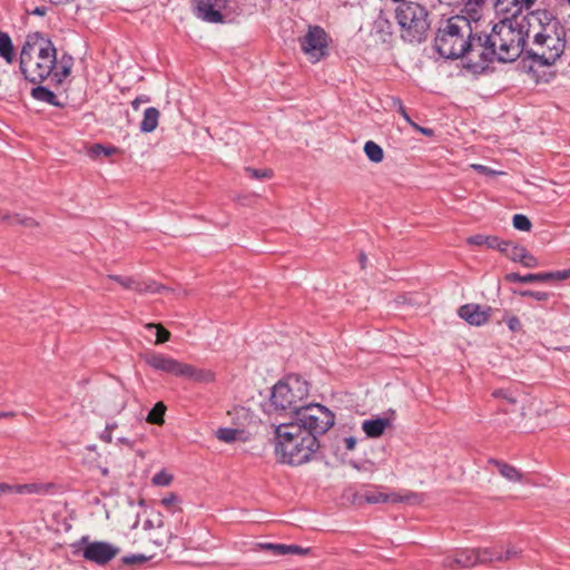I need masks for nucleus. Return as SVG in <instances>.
<instances>
[{
  "mask_svg": "<svg viewBox=\"0 0 570 570\" xmlns=\"http://www.w3.org/2000/svg\"><path fill=\"white\" fill-rule=\"evenodd\" d=\"M399 2L394 13L400 27L401 38L410 43H421L426 39L430 29L429 12L419 2L410 0H392Z\"/></svg>",
  "mask_w": 570,
  "mask_h": 570,
  "instance_id": "nucleus-7",
  "label": "nucleus"
},
{
  "mask_svg": "<svg viewBox=\"0 0 570 570\" xmlns=\"http://www.w3.org/2000/svg\"><path fill=\"white\" fill-rule=\"evenodd\" d=\"M301 49L312 62H317L327 53V35L318 26L309 27L307 33L299 39Z\"/></svg>",
  "mask_w": 570,
  "mask_h": 570,
  "instance_id": "nucleus-8",
  "label": "nucleus"
},
{
  "mask_svg": "<svg viewBox=\"0 0 570 570\" xmlns=\"http://www.w3.org/2000/svg\"><path fill=\"white\" fill-rule=\"evenodd\" d=\"M520 264H522V266L528 267V268H534V267L539 266V261L537 259V257H534L532 254H530L527 250V253L523 255Z\"/></svg>",
  "mask_w": 570,
  "mask_h": 570,
  "instance_id": "nucleus-43",
  "label": "nucleus"
},
{
  "mask_svg": "<svg viewBox=\"0 0 570 570\" xmlns=\"http://www.w3.org/2000/svg\"><path fill=\"white\" fill-rule=\"evenodd\" d=\"M31 97L38 101L47 102L55 107H63V102L58 100L55 92L45 86L38 85L37 87L32 88Z\"/></svg>",
  "mask_w": 570,
  "mask_h": 570,
  "instance_id": "nucleus-21",
  "label": "nucleus"
},
{
  "mask_svg": "<svg viewBox=\"0 0 570 570\" xmlns=\"http://www.w3.org/2000/svg\"><path fill=\"white\" fill-rule=\"evenodd\" d=\"M245 171L248 174L250 178L254 179H265L272 177V170L269 169H256L252 167H246Z\"/></svg>",
  "mask_w": 570,
  "mask_h": 570,
  "instance_id": "nucleus-38",
  "label": "nucleus"
},
{
  "mask_svg": "<svg viewBox=\"0 0 570 570\" xmlns=\"http://www.w3.org/2000/svg\"><path fill=\"white\" fill-rule=\"evenodd\" d=\"M472 168L479 171L480 174L487 175V176H494L498 174H501L500 171H497L494 169H491L487 166L480 165V164H473Z\"/></svg>",
  "mask_w": 570,
  "mask_h": 570,
  "instance_id": "nucleus-45",
  "label": "nucleus"
},
{
  "mask_svg": "<svg viewBox=\"0 0 570 570\" xmlns=\"http://www.w3.org/2000/svg\"><path fill=\"white\" fill-rule=\"evenodd\" d=\"M100 439L106 443H110L112 441V433L105 429L100 434Z\"/></svg>",
  "mask_w": 570,
  "mask_h": 570,
  "instance_id": "nucleus-54",
  "label": "nucleus"
},
{
  "mask_svg": "<svg viewBox=\"0 0 570 570\" xmlns=\"http://www.w3.org/2000/svg\"><path fill=\"white\" fill-rule=\"evenodd\" d=\"M365 262H366V256L364 253H361L360 254V263H361V267L364 268L365 266Z\"/></svg>",
  "mask_w": 570,
  "mask_h": 570,
  "instance_id": "nucleus-56",
  "label": "nucleus"
},
{
  "mask_svg": "<svg viewBox=\"0 0 570 570\" xmlns=\"http://www.w3.org/2000/svg\"><path fill=\"white\" fill-rule=\"evenodd\" d=\"M147 365L156 371L177 376L180 362L160 353H148L144 356Z\"/></svg>",
  "mask_w": 570,
  "mask_h": 570,
  "instance_id": "nucleus-14",
  "label": "nucleus"
},
{
  "mask_svg": "<svg viewBox=\"0 0 570 570\" xmlns=\"http://www.w3.org/2000/svg\"><path fill=\"white\" fill-rule=\"evenodd\" d=\"M195 3V14L197 18L209 23H220L224 17L220 9L226 0H193Z\"/></svg>",
  "mask_w": 570,
  "mask_h": 570,
  "instance_id": "nucleus-11",
  "label": "nucleus"
},
{
  "mask_svg": "<svg viewBox=\"0 0 570 570\" xmlns=\"http://www.w3.org/2000/svg\"><path fill=\"white\" fill-rule=\"evenodd\" d=\"M535 3V0H493V6L497 11L511 13L512 17H518L523 9H530Z\"/></svg>",
  "mask_w": 570,
  "mask_h": 570,
  "instance_id": "nucleus-16",
  "label": "nucleus"
},
{
  "mask_svg": "<svg viewBox=\"0 0 570 570\" xmlns=\"http://www.w3.org/2000/svg\"><path fill=\"white\" fill-rule=\"evenodd\" d=\"M117 442L119 444H124V445H127V446H130V448L134 445V443L129 439H127V438H119L117 440Z\"/></svg>",
  "mask_w": 570,
  "mask_h": 570,
  "instance_id": "nucleus-55",
  "label": "nucleus"
},
{
  "mask_svg": "<svg viewBox=\"0 0 570 570\" xmlns=\"http://www.w3.org/2000/svg\"><path fill=\"white\" fill-rule=\"evenodd\" d=\"M374 33L377 35L382 42H390L393 37V24L382 13L375 19L373 26Z\"/></svg>",
  "mask_w": 570,
  "mask_h": 570,
  "instance_id": "nucleus-19",
  "label": "nucleus"
},
{
  "mask_svg": "<svg viewBox=\"0 0 570 570\" xmlns=\"http://www.w3.org/2000/svg\"><path fill=\"white\" fill-rule=\"evenodd\" d=\"M505 281L509 283H534V282H548L547 273L538 274H525L520 275L518 273H509L505 275Z\"/></svg>",
  "mask_w": 570,
  "mask_h": 570,
  "instance_id": "nucleus-24",
  "label": "nucleus"
},
{
  "mask_svg": "<svg viewBox=\"0 0 570 570\" xmlns=\"http://www.w3.org/2000/svg\"><path fill=\"white\" fill-rule=\"evenodd\" d=\"M7 218H9V215L2 214V212H0V219H7Z\"/></svg>",
  "mask_w": 570,
  "mask_h": 570,
  "instance_id": "nucleus-59",
  "label": "nucleus"
},
{
  "mask_svg": "<svg viewBox=\"0 0 570 570\" xmlns=\"http://www.w3.org/2000/svg\"><path fill=\"white\" fill-rule=\"evenodd\" d=\"M171 481L173 475L167 473L165 470L159 471L151 479L153 484L158 487H167L171 483Z\"/></svg>",
  "mask_w": 570,
  "mask_h": 570,
  "instance_id": "nucleus-36",
  "label": "nucleus"
},
{
  "mask_svg": "<svg viewBox=\"0 0 570 570\" xmlns=\"http://www.w3.org/2000/svg\"><path fill=\"white\" fill-rule=\"evenodd\" d=\"M481 41L479 33H473L472 22L464 16H453L438 29L434 48L445 59L465 57L469 65L479 68L476 43Z\"/></svg>",
  "mask_w": 570,
  "mask_h": 570,
  "instance_id": "nucleus-5",
  "label": "nucleus"
},
{
  "mask_svg": "<svg viewBox=\"0 0 570 570\" xmlns=\"http://www.w3.org/2000/svg\"><path fill=\"white\" fill-rule=\"evenodd\" d=\"M117 428V424L116 423H111V424H107L106 425V430L111 432Z\"/></svg>",
  "mask_w": 570,
  "mask_h": 570,
  "instance_id": "nucleus-57",
  "label": "nucleus"
},
{
  "mask_svg": "<svg viewBox=\"0 0 570 570\" xmlns=\"http://www.w3.org/2000/svg\"><path fill=\"white\" fill-rule=\"evenodd\" d=\"M150 101V98L149 96L147 95H140L138 97H136L132 101H131V107L134 110H138L140 105L141 104H147Z\"/></svg>",
  "mask_w": 570,
  "mask_h": 570,
  "instance_id": "nucleus-47",
  "label": "nucleus"
},
{
  "mask_svg": "<svg viewBox=\"0 0 570 570\" xmlns=\"http://www.w3.org/2000/svg\"><path fill=\"white\" fill-rule=\"evenodd\" d=\"M518 554V550H515L514 548H508L504 552H502V562L517 558Z\"/></svg>",
  "mask_w": 570,
  "mask_h": 570,
  "instance_id": "nucleus-49",
  "label": "nucleus"
},
{
  "mask_svg": "<svg viewBox=\"0 0 570 570\" xmlns=\"http://www.w3.org/2000/svg\"><path fill=\"white\" fill-rule=\"evenodd\" d=\"M470 2H474L475 4L480 6L485 2V0H470Z\"/></svg>",
  "mask_w": 570,
  "mask_h": 570,
  "instance_id": "nucleus-58",
  "label": "nucleus"
},
{
  "mask_svg": "<svg viewBox=\"0 0 570 570\" xmlns=\"http://www.w3.org/2000/svg\"><path fill=\"white\" fill-rule=\"evenodd\" d=\"M498 244L499 246H495L494 248L498 249L499 252L508 255L509 253V249L511 248V246L513 245L512 243L510 242H507V240H501L499 237H498Z\"/></svg>",
  "mask_w": 570,
  "mask_h": 570,
  "instance_id": "nucleus-48",
  "label": "nucleus"
},
{
  "mask_svg": "<svg viewBox=\"0 0 570 570\" xmlns=\"http://www.w3.org/2000/svg\"><path fill=\"white\" fill-rule=\"evenodd\" d=\"M547 276H548V282L549 281H564L570 277V269L547 272Z\"/></svg>",
  "mask_w": 570,
  "mask_h": 570,
  "instance_id": "nucleus-42",
  "label": "nucleus"
},
{
  "mask_svg": "<svg viewBox=\"0 0 570 570\" xmlns=\"http://www.w3.org/2000/svg\"><path fill=\"white\" fill-rule=\"evenodd\" d=\"M85 544L82 557L97 564H106L119 552V549L105 541L89 542L87 537L81 538L77 546Z\"/></svg>",
  "mask_w": 570,
  "mask_h": 570,
  "instance_id": "nucleus-9",
  "label": "nucleus"
},
{
  "mask_svg": "<svg viewBox=\"0 0 570 570\" xmlns=\"http://www.w3.org/2000/svg\"><path fill=\"white\" fill-rule=\"evenodd\" d=\"M6 220H8L10 224H20L26 227L37 226V222L33 218L20 217L19 215H14L13 217L9 216V218H7Z\"/></svg>",
  "mask_w": 570,
  "mask_h": 570,
  "instance_id": "nucleus-41",
  "label": "nucleus"
},
{
  "mask_svg": "<svg viewBox=\"0 0 570 570\" xmlns=\"http://www.w3.org/2000/svg\"><path fill=\"white\" fill-rule=\"evenodd\" d=\"M117 151V148L115 147H105L101 144H95L89 147L88 154L91 158H98L101 155L104 156H111Z\"/></svg>",
  "mask_w": 570,
  "mask_h": 570,
  "instance_id": "nucleus-31",
  "label": "nucleus"
},
{
  "mask_svg": "<svg viewBox=\"0 0 570 570\" xmlns=\"http://www.w3.org/2000/svg\"><path fill=\"white\" fill-rule=\"evenodd\" d=\"M335 415L323 405H313L298 414L297 421L273 422L275 450L282 462L301 465L313 459L320 449L317 436L326 433Z\"/></svg>",
  "mask_w": 570,
  "mask_h": 570,
  "instance_id": "nucleus-1",
  "label": "nucleus"
},
{
  "mask_svg": "<svg viewBox=\"0 0 570 570\" xmlns=\"http://www.w3.org/2000/svg\"><path fill=\"white\" fill-rule=\"evenodd\" d=\"M45 489V485L39 483H26V484H9L0 483V498L7 494H32L40 493Z\"/></svg>",
  "mask_w": 570,
  "mask_h": 570,
  "instance_id": "nucleus-17",
  "label": "nucleus"
},
{
  "mask_svg": "<svg viewBox=\"0 0 570 570\" xmlns=\"http://www.w3.org/2000/svg\"><path fill=\"white\" fill-rule=\"evenodd\" d=\"M395 105H397V108H399V112L401 114V116L409 122V124H413V121L411 120L410 116L407 115L406 110H405V107L403 106L402 101L400 99L395 100L394 101Z\"/></svg>",
  "mask_w": 570,
  "mask_h": 570,
  "instance_id": "nucleus-50",
  "label": "nucleus"
},
{
  "mask_svg": "<svg viewBox=\"0 0 570 570\" xmlns=\"http://www.w3.org/2000/svg\"><path fill=\"white\" fill-rule=\"evenodd\" d=\"M525 36L531 40L525 55L533 66H552L566 48V30L560 20L547 10L525 14Z\"/></svg>",
  "mask_w": 570,
  "mask_h": 570,
  "instance_id": "nucleus-3",
  "label": "nucleus"
},
{
  "mask_svg": "<svg viewBox=\"0 0 570 570\" xmlns=\"http://www.w3.org/2000/svg\"><path fill=\"white\" fill-rule=\"evenodd\" d=\"M48 11V8L46 6L36 7L32 11L33 14L43 17Z\"/></svg>",
  "mask_w": 570,
  "mask_h": 570,
  "instance_id": "nucleus-53",
  "label": "nucleus"
},
{
  "mask_svg": "<svg viewBox=\"0 0 570 570\" xmlns=\"http://www.w3.org/2000/svg\"><path fill=\"white\" fill-rule=\"evenodd\" d=\"M344 442H345V446L347 450H350V451L354 450V448L356 445L355 438H353V436L345 438Z\"/></svg>",
  "mask_w": 570,
  "mask_h": 570,
  "instance_id": "nucleus-52",
  "label": "nucleus"
},
{
  "mask_svg": "<svg viewBox=\"0 0 570 570\" xmlns=\"http://www.w3.org/2000/svg\"><path fill=\"white\" fill-rule=\"evenodd\" d=\"M364 500L367 503L375 504V503H397V502H406V503H419L421 501L420 494L411 491L404 492V494H400L396 492H382L380 490H368L365 491L363 494Z\"/></svg>",
  "mask_w": 570,
  "mask_h": 570,
  "instance_id": "nucleus-10",
  "label": "nucleus"
},
{
  "mask_svg": "<svg viewBox=\"0 0 570 570\" xmlns=\"http://www.w3.org/2000/svg\"><path fill=\"white\" fill-rule=\"evenodd\" d=\"M494 396H500L501 395V391L500 392H494L493 394Z\"/></svg>",
  "mask_w": 570,
  "mask_h": 570,
  "instance_id": "nucleus-62",
  "label": "nucleus"
},
{
  "mask_svg": "<svg viewBox=\"0 0 570 570\" xmlns=\"http://www.w3.org/2000/svg\"><path fill=\"white\" fill-rule=\"evenodd\" d=\"M513 227L518 230L522 232H529L531 229V222L530 219L522 214H515L512 219Z\"/></svg>",
  "mask_w": 570,
  "mask_h": 570,
  "instance_id": "nucleus-35",
  "label": "nucleus"
},
{
  "mask_svg": "<svg viewBox=\"0 0 570 570\" xmlns=\"http://www.w3.org/2000/svg\"><path fill=\"white\" fill-rule=\"evenodd\" d=\"M489 463L493 464L498 468L499 473L507 480L511 482H520L522 480V474L519 470H517L513 465H510L505 462L491 459Z\"/></svg>",
  "mask_w": 570,
  "mask_h": 570,
  "instance_id": "nucleus-22",
  "label": "nucleus"
},
{
  "mask_svg": "<svg viewBox=\"0 0 570 570\" xmlns=\"http://www.w3.org/2000/svg\"><path fill=\"white\" fill-rule=\"evenodd\" d=\"M160 503L167 509V511L175 513L176 511H180V508L177 507L180 503L179 497L171 492L168 495L164 497Z\"/></svg>",
  "mask_w": 570,
  "mask_h": 570,
  "instance_id": "nucleus-34",
  "label": "nucleus"
},
{
  "mask_svg": "<svg viewBox=\"0 0 570 570\" xmlns=\"http://www.w3.org/2000/svg\"><path fill=\"white\" fill-rule=\"evenodd\" d=\"M519 295L522 297H532V298H534L537 301H541V302L548 301L550 297V294L547 292L530 291V289L520 291Z\"/></svg>",
  "mask_w": 570,
  "mask_h": 570,
  "instance_id": "nucleus-39",
  "label": "nucleus"
},
{
  "mask_svg": "<svg viewBox=\"0 0 570 570\" xmlns=\"http://www.w3.org/2000/svg\"><path fill=\"white\" fill-rule=\"evenodd\" d=\"M308 385L298 376L292 375L276 383L271 392L269 401L265 404L264 412L268 416H289L291 421H297L298 414L317 403L306 404Z\"/></svg>",
  "mask_w": 570,
  "mask_h": 570,
  "instance_id": "nucleus-6",
  "label": "nucleus"
},
{
  "mask_svg": "<svg viewBox=\"0 0 570 570\" xmlns=\"http://www.w3.org/2000/svg\"><path fill=\"white\" fill-rule=\"evenodd\" d=\"M160 112L155 107H148L144 111L142 120L140 121L139 129L144 134L153 132L159 122Z\"/></svg>",
  "mask_w": 570,
  "mask_h": 570,
  "instance_id": "nucleus-20",
  "label": "nucleus"
},
{
  "mask_svg": "<svg viewBox=\"0 0 570 570\" xmlns=\"http://www.w3.org/2000/svg\"><path fill=\"white\" fill-rule=\"evenodd\" d=\"M266 550H271L276 556L284 554H305L307 549H304L296 544H282V543H265L262 546Z\"/></svg>",
  "mask_w": 570,
  "mask_h": 570,
  "instance_id": "nucleus-23",
  "label": "nucleus"
},
{
  "mask_svg": "<svg viewBox=\"0 0 570 570\" xmlns=\"http://www.w3.org/2000/svg\"><path fill=\"white\" fill-rule=\"evenodd\" d=\"M525 16L505 18L492 27L490 33H480L475 46L479 68L489 62H512L525 52Z\"/></svg>",
  "mask_w": 570,
  "mask_h": 570,
  "instance_id": "nucleus-4",
  "label": "nucleus"
},
{
  "mask_svg": "<svg viewBox=\"0 0 570 570\" xmlns=\"http://www.w3.org/2000/svg\"><path fill=\"white\" fill-rule=\"evenodd\" d=\"M390 425V419L376 417L372 420H365L362 423V430L368 438H379L384 433L385 429Z\"/></svg>",
  "mask_w": 570,
  "mask_h": 570,
  "instance_id": "nucleus-18",
  "label": "nucleus"
},
{
  "mask_svg": "<svg viewBox=\"0 0 570 570\" xmlns=\"http://www.w3.org/2000/svg\"><path fill=\"white\" fill-rule=\"evenodd\" d=\"M108 278L119 283L126 289H134L139 293H161L168 291L164 285H159L151 279L140 281L134 277H122L119 275H109Z\"/></svg>",
  "mask_w": 570,
  "mask_h": 570,
  "instance_id": "nucleus-12",
  "label": "nucleus"
},
{
  "mask_svg": "<svg viewBox=\"0 0 570 570\" xmlns=\"http://www.w3.org/2000/svg\"><path fill=\"white\" fill-rule=\"evenodd\" d=\"M466 242L470 245H474V246H483L484 245L488 248H493V249L495 246H499L497 236H490V235H483V234L472 235L466 239Z\"/></svg>",
  "mask_w": 570,
  "mask_h": 570,
  "instance_id": "nucleus-27",
  "label": "nucleus"
},
{
  "mask_svg": "<svg viewBox=\"0 0 570 570\" xmlns=\"http://www.w3.org/2000/svg\"><path fill=\"white\" fill-rule=\"evenodd\" d=\"M147 560L148 559L144 554H131V556L124 557L122 562L126 564H136V563H142Z\"/></svg>",
  "mask_w": 570,
  "mask_h": 570,
  "instance_id": "nucleus-44",
  "label": "nucleus"
},
{
  "mask_svg": "<svg viewBox=\"0 0 570 570\" xmlns=\"http://www.w3.org/2000/svg\"><path fill=\"white\" fill-rule=\"evenodd\" d=\"M242 434L240 430L232 429V428H220L216 431V436L219 441L225 443H232L238 439Z\"/></svg>",
  "mask_w": 570,
  "mask_h": 570,
  "instance_id": "nucleus-30",
  "label": "nucleus"
},
{
  "mask_svg": "<svg viewBox=\"0 0 570 570\" xmlns=\"http://www.w3.org/2000/svg\"><path fill=\"white\" fill-rule=\"evenodd\" d=\"M476 549H459L452 554L446 556L442 564L445 568H471L479 564Z\"/></svg>",
  "mask_w": 570,
  "mask_h": 570,
  "instance_id": "nucleus-13",
  "label": "nucleus"
},
{
  "mask_svg": "<svg viewBox=\"0 0 570 570\" xmlns=\"http://www.w3.org/2000/svg\"><path fill=\"white\" fill-rule=\"evenodd\" d=\"M147 330H156V344H163L170 338V332L167 331L161 324L148 323L145 325Z\"/></svg>",
  "mask_w": 570,
  "mask_h": 570,
  "instance_id": "nucleus-32",
  "label": "nucleus"
},
{
  "mask_svg": "<svg viewBox=\"0 0 570 570\" xmlns=\"http://www.w3.org/2000/svg\"><path fill=\"white\" fill-rule=\"evenodd\" d=\"M412 126L417 130L420 131L421 134L428 136V137H432L434 135V130L431 129V128H425V127H421L416 124H412Z\"/></svg>",
  "mask_w": 570,
  "mask_h": 570,
  "instance_id": "nucleus-51",
  "label": "nucleus"
},
{
  "mask_svg": "<svg viewBox=\"0 0 570 570\" xmlns=\"http://www.w3.org/2000/svg\"><path fill=\"white\" fill-rule=\"evenodd\" d=\"M215 380V373L205 367H196L194 381L195 383H210Z\"/></svg>",
  "mask_w": 570,
  "mask_h": 570,
  "instance_id": "nucleus-33",
  "label": "nucleus"
},
{
  "mask_svg": "<svg viewBox=\"0 0 570 570\" xmlns=\"http://www.w3.org/2000/svg\"><path fill=\"white\" fill-rule=\"evenodd\" d=\"M479 564L490 562H502V551L494 548L476 549Z\"/></svg>",
  "mask_w": 570,
  "mask_h": 570,
  "instance_id": "nucleus-26",
  "label": "nucleus"
},
{
  "mask_svg": "<svg viewBox=\"0 0 570 570\" xmlns=\"http://www.w3.org/2000/svg\"><path fill=\"white\" fill-rule=\"evenodd\" d=\"M364 153L366 157L373 163H381L384 158V151L380 145L368 140L364 145Z\"/></svg>",
  "mask_w": 570,
  "mask_h": 570,
  "instance_id": "nucleus-28",
  "label": "nucleus"
},
{
  "mask_svg": "<svg viewBox=\"0 0 570 570\" xmlns=\"http://www.w3.org/2000/svg\"><path fill=\"white\" fill-rule=\"evenodd\" d=\"M0 57H2L6 62L12 63L14 60V50L12 40L7 32L0 30Z\"/></svg>",
  "mask_w": 570,
  "mask_h": 570,
  "instance_id": "nucleus-25",
  "label": "nucleus"
},
{
  "mask_svg": "<svg viewBox=\"0 0 570 570\" xmlns=\"http://www.w3.org/2000/svg\"><path fill=\"white\" fill-rule=\"evenodd\" d=\"M507 325L512 332H518L521 330V322L517 316L508 317Z\"/></svg>",
  "mask_w": 570,
  "mask_h": 570,
  "instance_id": "nucleus-46",
  "label": "nucleus"
},
{
  "mask_svg": "<svg viewBox=\"0 0 570 570\" xmlns=\"http://www.w3.org/2000/svg\"><path fill=\"white\" fill-rule=\"evenodd\" d=\"M165 411H166V406L163 402L156 403L155 406L148 413L147 421L149 423L157 424V425L163 424Z\"/></svg>",
  "mask_w": 570,
  "mask_h": 570,
  "instance_id": "nucleus-29",
  "label": "nucleus"
},
{
  "mask_svg": "<svg viewBox=\"0 0 570 570\" xmlns=\"http://www.w3.org/2000/svg\"><path fill=\"white\" fill-rule=\"evenodd\" d=\"M527 253V249L522 246H518V245H512L511 248L509 249V253H508V257L513 261V262H518L520 263L523 255Z\"/></svg>",
  "mask_w": 570,
  "mask_h": 570,
  "instance_id": "nucleus-40",
  "label": "nucleus"
},
{
  "mask_svg": "<svg viewBox=\"0 0 570 570\" xmlns=\"http://www.w3.org/2000/svg\"><path fill=\"white\" fill-rule=\"evenodd\" d=\"M7 415H8L7 413H2V412H0V419H1V417H4V416H7Z\"/></svg>",
  "mask_w": 570,
  "mask_h": 570,
  "instance_id": "nucleus-61",
  "label": "nucleus"
},
{
  "mask_svg": "<svg viewBox=\"0 0 570 570\" xmlns=\"http://www.w3.org/2000/svg\"><path fill=\"white\" fill-rule=\"evenodd\" d=\"M490 307H481L478 304H465L459 308V316L471 325L485 324L490 317Z\"/></svg>",
  "mask_w": 570,
  "mask_h": 570,
  "instance_id": "nucleus-15",
  "label": "nucleus"
},
{
  "mask_svg": "<svg viewBox=\"0 0 570 570\" xmlns=\"http://www.w3.org/2000/svg\"><path fill=\"white\" fill-rule=\"evenodd\" d=\"M73 58L58 50L51 39L42 32L27 35L19 57V69L23 78L35 85L49 80L61 85L71 73Z\"/></svg>",
  "mask_w": 570,
  "mask_h": 570,
  "instance_id": "nucleus-2",
  "label": "nucleus"
},
{
  "mask_svg": "<svg viewBox=\"0 0 570 570\" xmlns=\"http://www.w3.org/2000/svg\"><path fill=\"white\" fill-rule=\"evenodd\" d=\"M196 366L180 362L177 377L187 379L194 381Z\"/></svg>",
  "mask_w": 570,
  "mask_h": 570,
  "instance_id": "nucleus-37",
  "label": "nucleus"
},
{
  "mask_svg": "<svg viewBox=\"0 0 570 570\" xmlns=\"http://www.w3.org/2000/svg\"><path fill=\"white\" fill-rule=\"evenodd\" d=\"M102 474H104V475H107V474H108V469H104V470H102Z\"/></svg>",
  "mask_w": 570,
  "mask_h": 570,
  "instance_id": "nucleus-60",
  "label": "nucleus"
}]
</instances>
